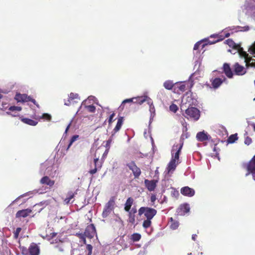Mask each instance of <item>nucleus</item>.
Returning a JSON list of instances; mask_svg holds the SVG:
<instances>
[{"label":"nucleus","mask_w":255,"mask_h":255,"mask_svg":"<svg viewBox=\"0 0 255 255\" xmlns=\"http://www.w3.org/2000/svg\"><path fill=\"white\" fill-rule=\"evenodd\" d=\"M157 211L148 207H141L138 210L139 216L144 215L146 218L152 219L156 214Z\"/></svg>","instance_id":"1"},{"label":"nucleus","mask_w":255,"mask_h":255,"mask_svg":"<svg viewBox=\"0 0 255 255\" xmlns=\"http://www.w3.org/2000/svg\"><path fill=\"white\" fill-rule=\"evenodd\" d=\"M22 254L23 255H39L40 248L36 244L32 243L28 249L23 248Z\"/></svg>","instance_id":"2"},{"label":"nucleus","mask_w":255,"mask_h":255,"mask_svg":"<svg viewBox=\"0 0 255 255\" xmlns=\"http://www.w3.org/2000/svg\"><path fill=\"white\" fill-rule=\"evenodd\" d=\"M185 117L187 118H190L195 121H197L200 117V111L195 107H189L185 110Z\"/></svg>","instance_id":"3"},{"label":"nucleus","mask_w":255,"mask_h":255,"mask_svg":"<svg viewBox=\"0 0 255 255\" xmlns=\"http://www.w3.org/2000/svg\"><path fill=\"white\" fill-rule=\"evenodd\" d=\"M97 151H96L94 154V163L95 165V168L90 170L89 172L92 175L95 174L98 170L101 169L102 167L103 163L104 162V160L101 159V160H99V156L97 155Z\"/></svg>","instance_id":"4"},{"label":"nucleus","mask_w":255,"mask_h":255,"mask_svg":"<svg viewBox=\"0 0 255 255\" xmlns=\"http://www.w3.org/2000/svg\"><path fill=\"white\" fill-rule=\"evenodd\" d=\"M15 99L18 102H26L30 101L32 102L37 107H39L38 104L36 103V101L32 99L31 97L28 96L26 94H17L15 95Z\"/></svg>","instance_id":"5"},{"label":"nucleus","mask_w":255,"mask_h":255,"mask_svg":"<svg viewBox=\"0 0 255 255\" xmlns=\"http://www.w3.org/2000/svg\"><path fill=\"white\" fill-rule=\"evenodd\" d=\"M127 166L132 171L134 178H138L141 172L140 169L136 166L135 162L132 161L127 163Z\"/></svg>","instance_id":"6"},{"label":"nucleus","mask_w":255,"mask_h":255,"mask_svg":"<svg viewBox=\"0 0 255 255\" xmlns=\"http://www.w3.org/2000/svg\"><path fill=\"white\" fill-rule=\"evenodd\" d=\"M96 233L95 227L94 224H91L86 227L84 235L87 238L92 239L94 237Z\"/></svg>","instance_id":"7"},{"label":"nucleus","mask_w":255,"mask_h":255,"mask_svg":"<svg viewBox=\"0 0 255 255\" xmlns=\"http://www.w3.org/2000/svg\"><path fill=\"white\" fill-rule=\"evenodd\" d=\"M133 100V104H136L139 105H141L146 101L147 102V104L149 105L152 104L151 99L146 96L134 97Z\"/></svg>","instance_id":"8"},{"label":"nucleus","mask_w":255,"mask_h":255,"mask_svg":"<svg viewBox=\"0 0 255 255\" xmlns=\"http://www.w3.org/2000/svg\"><path fill=\"white\" fill-rule=\"evenodd\" d=\"M144 184L146 188L149 191H153L157 186V180H144Z\"/></svg>","instance_id":"9"},{"label":"nucleus","mask_w":255,"mask_h":255,"mask_svg":"<svg viewBox=\"0 0 255 255\" xmlns=\"http://www.w3.org/2000/svg\"><path fill=\"white\" fill-rule=\"evenodd\" d=\"M233 68L236 75L242 76L246 73V70L245 68L238 63H236L234 65Z\"/></svg>","instance_id":"10"},{"label":"nucleus","mask_w":255,"mask_h":255,"mask_svg":"<svg viewBox=\"0 0 255 255\" xmlns=\"http://www.w3.org/2000/svg\"><path fill=\"white\" fill-rule=\"evenodd\" d=\"M40 183L42 185L48 186L49 188H51L54 185L55 181L51 180L47 176H44L40 180Z\"/></svg>","instance_id":"11"},{"label":"nucleus","mask_w":255,"mask_h":255,"mask_svg":"<svg viewBox=\"0 0 255 255\" xmlns=\"http://www.w3.org/2000/svg\"><path fill=\"white\" fill-rule=\"evenodd\" d=\"M181 193L185 196L192 197L195 194V191L192 188L185 186L181 189Z\"/></svg>","instance_id":"12"},{"label":"nucleus","mask_w":255,"mask_h":255,"mask_svg":"<svg viewBox=\"0 0 255 255\" xmlns=\"http://www.w3.org/2000/svg\"><path fill=\"white\" fill-rule=\"evenodd\" d=\"M31 213L32 210L30 209L21 210L17 212L15 217L16 218H25L28 216Z\"/></svg>","instance_id":"13"},{"label":"nucleus","mask_w":255,"mask_h":255,"mask_svg":"<svg viewBox=\"0 0 255 255\" xmlns=\"http://www.w3.org/2000/svg\"><path fill=\"white\" fill-rule=\"evenodd\" d=\"M190 211V207L188 204H185L180 205V207L178 209L177 212L180 215H184L185 214L188 213Z\"/></svg>","instance_id":"14"},{"label":"nucleus","mask_w":255,"mask_h":255,"mask_svg":"<svg viewBox=\"0 0 255 255\" xmlns=\"http://www.w3.org/2000/svg\"><path fill=\"white\" fill-rule=\"evenodd\" d=\"M196 138L198 141L203 142L208 140L211 136L204 131H200L197 133Z\"/></svg>","instance_id":"15"},{"label":"nucleus","mask_w":255,"mask_h":255,"mask_svg":"<svg viewBox=\"0 0 255 255\" xmlns=\"http://www.w3.org/2000/svg\"><path fill=\"white\" fill-rule=\"evenodd\" d=\"M225 80V77H223V79L215 78V79L211 80L212 86L215 89L218 88Z\"/></svg>","instance_id":"16"},{"label":"nucleus","mask_w":255,"mask_h":255,"mask_svg":"<svg viewBox=\"0 0 255 255\" xmlns=\"http://www.w3.org/2000/svg\"><path fill=\"white\" fill-rule=\"evenodd\" d=\"M223 68V71L227 77L229 78H232L233 76V73L230 66V65L228 63H224Z\"/></svg>","instance_id":"17"},{"label":"nucleus","mask_w":255,"mask_h":255,"mask_svg":"<svg viewBox=\"0 0 255 255\" xmlns=\"http://www.w3.org/2000/svg\"><path fill=\"white\" fill-rule=\"evenodd\" d=\"M247 170L249 173L247 174V175L249 174L250 173H253L255 172V155L248 163Z\"/></svg>","instance_id":"18"},{"label":"nucleus","mask_w":255,"mask_h":255,"mask_svg":"<svg viewBox=\"0 0 255 255\" xmlns=\"http://www.w3.org/2000/svg\"><path fill=\"white\" fill-rule=\"evenodd\" d=\"M128 212V221L131 224H134L135 222V214L137 212L136 209L135 208H132Z\"/></svg>","instance_id":"19"},{"label":"nucleus","mask_w":255,"mask_h":255,"mask_svg":"<svg viewBox=\"0 0 255 255\" xmlns=\"http://www.w3.org/2000/svg\"><path fill=\"white\" fill-rule=\"evenodd\" d=\"M178 163V161L175 160V159H172L168 165V167H167L168 172H169L171 171H174Z\"/></svg>","instance_id":"20"},{"label":"nucleus","mask_w":255,"mask_h":255,"mask_svg":"<svg viewBox=\"0 0 255 255\" xmlns=\"http://www.w3.org/2000/svg\"><path fill=\"white\" fill-rule=\"evenodd\" d=\"M54 248L55 253L57 255H60L64 253V247L61 242H60V244L55 246Z\"/></svg>","instance_id":"21"},{"label":"nucleus","mask_w":255,"mask_h":255,"mask_svg":"<svg viewBox=\"0 0 255 255\" xmlns=\"http://www.w3.org/2000/svg\"><path fill=\"white\" fill-rule=\"evenodd\" d=\"M124 122V117H120L115 128L113 129L114 133L118 132L121 128Z\"/></svg>","instance_id":"22"},{"label":"nucleus","mask_w":255,"mask_h":255,"mask_svg":"<svg viewBox=\"0 0 255 255\" xmlns=\"http://www.w3.org/2000/svg\"><path fill=\"white\" fill-rule=\"evenodd\" d=\"M76 194H77L76 192L69 191L67 193V197L64 200L65 204H68L70 203L71 200L74 198Z\"/></svg>","instance_id":"23"},{"label":"nucleus","mask_w":255,"mask_h":255,"mask_svg":"<svg viewBox=\"0 0 255 255\" xmlns=\"http://www.w3.org/2000/svg\"><path fill=\"white\" fill-rule=\"evenodd\" d=\"M133 203V199L131 197H128L125 204V210L127 212H129L131 207Z\"/></svg>","instance_id":"24"},{"label":"nucleus","mask_w":255,"mask_h":255,"mask_svg":"<svg viewBox=\"0 0 255 255\" xmlns=\"http://www.w3.org/2000/svg\"><path fill=\"white\" fill-rule=\"evenodd\" d=\"M235 50H237L240 56L241 57L244 58L245 59L249 56L248 54L246 51H244L243 48L241 47L239 44L238 45V47L236 48Z\"/></svg>","instance_id":"25"},{"label":"nucleus","mask_w":255,"mask_h":255,"mask_svg":"<svg viewBox=\"0 0 255 255\" xmlns=\"http://www.w3.org/2000/svg\"><path fill=\"white\" fill-rule=\"evenodd\" d=\"M21 121L24 124L32 126H36L38 123L37 121L28 118H21Z\"/></svg>","instance_id":"26"},{"label":"nucleus","mask_w":255,"mask_h":255,"mask_svg":"<svg viewBox=\"0 0 255 255\" xmlns=\"http://www.w3.org/2000/svg\"><path fill=\"white\" fill-rule=\"evenodd\" d=\"M245 60L247 67H254L255 65V59H253L252 57L248 56Z\"/></svg>","instance_id":"27"},{"label":"nucleus","mask_w":255,"mask_h":255,"mask_svg":"<svg viewBox=\"0 0 255 255\" xmlns=\"http://www.w3.org/2000/svg\"><path fill=\"white\" fill-rule=\"evenodd\" d=\"M169 220L170 221V228L172 230L177 229L179 227V222L177 221L174 220L172 217H171Z\"/></svg>","instance_id":"28"},{"label":"nucleus","mask_w":255,"mask_h":255,"mask_svg":"<svg viewBox=\"0 0 255 255\" xmlns=\"http://www.w3.org/2000/svg\"><path fill=\"white\" fill-rule=\"evenodd\" d=\"M177 151L175 153L174 155L172 156L173 159H175V160H177L178 161L179 158V154L181 152V148L182 147V145H180L179 147H178V146H176Z\"/></svg>","instance_id":"29"},{"label":"nucleus","mask_w":255,"mask_h":255,"mask_svg":"<svg viewBox=\"0 0 255 255\" xmlns=\"http://www.w3.org/2000/svg\"><path fill=\"white\" fill-rule=\"evenodd\" d=\"M238 139V134L235 133L231 135L227 139V142L229 143H233Z\"/></svg>","instance_id":"30"},{"label":"nucleus","mask_w":255,"mask_h":255,"mask_svg":"<svg viewBox=\"0 0 255 255\" xmlns=\"http://www.w3.org/2000/svg\"><path fill=\"white\" fill-rule=\"evenodd\" d=\"M226 43L228 44L230 47L236 49V48L238 47V45L234 42V41L231 39H228L226 40Z\"/></svg>","instance_id":"31"},{"label":"nucleus","mask_w":255,"mask_h":255,"mask_svg":"<svg viewBox=\"0 0 255 255\" xmlns=\"http://www.w3.org/2000/svg\"><path fill=\"white\" fill-rule=\"evenodd\" d=\"M173 86L174 83L172 81L170 80L166 81L163 84V86L167 90H171L173 87Z\"/></svg>","instance_id":"32"},{"label":"nucleus","mask_w":255,"mask_h":255,"mask_svg":"<svg viewBox=\"0 0 255 255\" xmlns=\"http://www.w3.org/2000/svg\"><path fill=\"white\" fill-rule=\"evenodd\" d=\"M141 238L140 234L139 233H134L131 235L130 240L133 242L139 241Z\"/></svg>","instance_id":"33"},{"label":"nucleus","mask_w":255,"mask_h":255,"mask_svg":"<svg viewBox=\"0 0 255 255\" xmlns=\"http://www.w3.org/2000/svg\"><path fill=\"white\" fill-rule=\"evenodd\" d=\"M115 205V201L113 199H111L106 204L105 207L112 210L114 208Z\"/></svg>","instance_id":"34"},{"label":"nucleus","mask_w":255,"mask_h":255,"mask_svg":"<svg viewBox=\"0 0 255 255\" xmlns=\"http://www.w3.org/2000/svg\"><path fill=\"white\" fill-rule=\"evenodd\" d=\"M151 219L146 218V220H145L142 223V226L145 229H147L149 227H150L151 225Z\"/></svg>","instance_id":"35"},{"label":"nucleus","mask_w":255,"mask_h":255,"mask_svg":"<svg viewBox=\"0 0 255 255\" xmlns=\"http://www.w3.org/2000/svg\"><path fill=\"white\" fill-rule=\"evenodd\" d=\"M69 98L71 101H73L76 99H79V97L78 94L71 93L69 95Z\"/></svg>","instance_id":"36"},{"label":"nucleus","mask_w":255,"mask_h":255,"mask_svg":"<svg viewBox=\"0 0 255 255\" xmlns=\"http://www.w3.org/2000/svg\"><path fill=\"white\" fill-rule=\"evenodd\" d=\"M111 211H112V210L105 207V208L103 211V213H102L103 217L106 218L109 215V214L111 212Z\"/></svg>","instance_id":"37"},{"label":"nucleus","mask_w":255,"mask_h":255,"mask_svg":"<svg viewBox=\"0 0 255 255\" xmlns=\"http://www.w3.org/2000/svg\"><path fill=\"white\" fill-rule=\"evenodd\" d=\"M170 111L175 113L178 110V107L176 104H172L169 107Z\"/></svg>","instance_id":"38"},{"label":"nucleus","mask_w":255,"mask_h":255,"mask_svg":"<svg viewBox=\"0 0 255 255\" xmlns=\"http://www.w3.org/2000/svg\"><path fill=\"white\" fill-rule=\"evenodd\" d=\"M79 137V135H73L71 139H70V142L69 143V145L68 146V147H67V149L71 146V145L72 144V143Z\"/></svg>","instance_id":"39"},{"label":"nucleus","mask_w":255,"mask_h":255,"mask_svg":"<svg viewBox=\"0 0 255 255\" xmlns=\"http://www.w3.org/2000/svg\"><path fill=\"white\" fill-rule=\"evenodd\" d=\"M86 109L90 113H94L96 111V107L94 105H89L86 106Z\"/></svg>","instance_id":"40"},{"label":"nucleus","mask_w":255,"mask_h":255,"mask_svg":"<svg viewBox=\"0 0 255 255\" xmlns=\"http://www.w3.org/2000/svg\"><path fill=\"white\" fill-rule=\"evenodd\" d=\"M8 110L11 111H20L22 110V108L20 107L11 106L9 108Z\"/></svg>","instance_id":"41"},{"label":"nucleus","mask_w":255,"mask_h":255,"mask_svg":"<svg viewBox=\"0 0 255 255\" xmlns=\"http://www.w3.org/2000/svg\"><path fill=\"white\" fill-rule=\"evenodd\" d=\"M86 249L88 251V254L87 255H91L92 253V250H93V247L92 245L88 244L87 245Z\"/></svg>","instance_id":"42"},{"label":"nucleus","mask_w":255,"mask_h":255,"mask_svg":"<svg viewBox=\"0 0 255 255\" xmlns=\"http://www.w3.org/2000/svg\"><path fill=\"white\" fill-rule=\"evenodd\" d=\"M21 229L20 228H16V230L14 231V237L15 238H17L18 236H19V234L20 233V232L21 231Z\"/></svg>","instance_id":"43"},{"label":"nucleus","mask_w":255,"mask_h":255,"mask_svg":"<svg viewBox=\"0 0 255 255\" xmlns=\"http://www.w3.org/2000/svg\"><path fill=\"white\" fill-rule=\"evenodd\" d=\"M133 101H134L133 98H131V99H126L123 101L121 106H122L123 105H124V104H125L126 103H133Z\"/></svg>","instance_id":"44"},{"label":"nucleus","mask_w":255,"mask_h":255,"mask_svg":"<svg viewBox=\"0 0 255 255\" xmlns=\"http://www.w3.org/2000/svg\"><path fill=\"white\" fill-rule=\"evenodd\" d=\"M42 117L47 121H50L51 119V116L48 114H43Z\"/></svg>","instance_id":"45"},{"label":"nucleus","mask_w":255,"mask_h":255,"mask_svg":"<svg viewBox=\"0 0 255 255\" xmlns=\"http://www.w3.org/2000/svg\"><path fill=\"white\" fill-rule=\"evenodd\" d=\"M252 142V139L251 137L247 136L245 138V143L248 145H250Z\"/></svg>","instance_id":"46"},{"label":"nucleus","mask_w":255,"mask_h":255,"mask_svg":"<svg viewBox=\"0 0 255 255\" xmlns=\"http://www.w3.org/2000/svg\"><path fill=\"white\" fill-rule=\"evenodd\" d=\"M156 200V195L154 194H152L150 197V201H151V202L152 203V205H153L154 204V202Z\"/></svg>","instance_id":"47"},{"label":"nucleus","mask_w":255,"mask_h":255,"mask_svg":"<svg viewBox=\"0 0 255 255\" xmlns=\"http://www.w3.org/2000/svg\"><path fill=\"white\" fill-rule=\"evenodd\" d=\"M201 44V43L200 42H198L195 43V44L194 46L193 49L194 50H198L199 48L200 45Z\"/></svg>","instance_id":"48"},{"label":"nucleus","mask_w":255,"mask_h":255,"mask_svg":"<svg viewBox=\"0 0 255 255\" xmlns=\"http://www.w3.org/2000/svg\"><path fill=\"white\" fill-rule=\"evenodd\" d=\"M178 88L180 91L183 92L185 90L186 86L185 84H182L180 85Z\"/></svg>","instance_id":"49"},{"label":"nucleus","mask_w":255,"mask_h":255,"mask_svg":"<svg viewBox=\"0 0 255 255\" xmlns=\"http://www.w3.org/2000/svg\"><path fill=\"white\" fill-rule=\"evenodd\" d=\"M115 113H112V114L110 115V117H109V124H111V123H112L113 122V118H114V117H115Z\"/></svg>","instance_id":"50"},{"label":"nucleus","mask_w":255,"mask_h":255,"mask_svg":"<svg viewBox=\"0 0 255 255\" xmlns=\"http://www.w3.org/2000/svg\"><path fill=\"white\" fill-rule=\"evenodd\" d=\"M249 50H251V51L254 54H255V42L253 44V45L250 48Z\"/></svg>","instance_id":"51"},{"label":"nucleus","mask_w":255,"mask_h":255,"mask_svg":"<svg viewBox=\"0 0 255 255\" xmlns=\"http://www.w3.org/2000/svg\"><path fill=\"white\" fill-rule=\"evenodd\" d=\"M108 152H109V149H107L105 150V151L104 152V153L103 154V156H102V159H103L104 160L105 158L107 156V155L108 153Z\"/></svg>","instance_id":"52"},{"label":"nucleus","mask_w":255,"mask_h":255,"mask_svg":"<svg viewBox=\"0 0 255 255\" xmlns=\"http://www.w3.org/2000/svg\"><path fill=\"white\" fill-rule=\"evenodd\" d=\"M111 141H112L111 139H109V140H108L107 141V143H106V147L107 148V149H109Z\"/></svg>","instance_id":"53"},{"label":"nucleus","mask_w":255,"mask_h":255,"mask_svg":"<svg viewBox=\"0 0 255 255\" xmlns=\"http://www.w3.org/2000/svg\"><path fill=\"white\" fill-rule=\"evenodd\" d=\"M71 101H72L70 99H69V98H68V99L67 100V101L65 102L64 105H66V106H69L71 104Z\"/></svg>","instance_id":"54"},{"label":"nucleus","mask_w":255,"mask_h":255,"mask_svg":"<svg viewBox=\"0 0 255 255\" xmlns=\"http://www.w3.org/2000/svg\"><path fill=\"white\" fill-rule=\"evenodd\" d=\"M86 237L85 236L84 234L81 236V238L82 239L84 244H86Z\"/></svg>","instance_id":"55"},{"label":"nucleus","mask_w":255,"mask_h":255,"mask_svg":"<svg viewBox=\"0 0 255 255\" xmlns=\"http://www.w3.org/2000/svg\"><path fill=\"white\" fill-rule=\"evenodd\" d=\"M57 234L56 233H52L50 234V237H51V238L53 239L56 236Z\"/></svg>","instance_id":"56"},{"label":"nucleus","mask_w":255,"mask_h":255,"mask_svg":"<svg viewBox=\"0 0 255 255\" xmlns=\"http://www.w3.org/2000/svg\"><path fill=\"white\" fill-rule=\"evenodd\" d=\"M242 28H243V31H248L250 29V27L249 26L242 27Z\"/></svg>","instance_id":"57"},{"label":"nucleus","mask_w":255,"mask_h":255,"mask_svg":"<svg viewBox=\"0 0 255 255\" xmlns=\"http://www.w3.org/2000/svg\"><path fill=\"white\" fill-rule=\"evenodd\" d=\"M197 235H196V234H193V235H192V239L193 241H196V238H197Z\"/></svg>","instance_id":"58"},{"label":"nucleus","mask_w":255,"mask_h":255,"mask_svg":"<svg viewBox=\"0 0 255 255\" xmlns=\"http://www.w3.org/2000/svg\"><path fill=\"white\" fill-rule=\"evenodd\" d=\"M71 126V123H70L67 127L66 129H65V133H67L68 130H69V128H70V127Z\"/></svg>","instance_id":"59"},{"label":"nucleus","mask_w":255,"mask_h":255,"mask_svg":"<svg viewBox=\"0 0 255 255\" xmlns=\"http://www.w3.org/2000/svg\"><path fill=\"white\" fill-rule=\"evenodd\" d=\"M251 125L253 128L254 130L255 131V123H253Z\"/></svg>","instance_id":"60"},{"label":"nucleus","mask_w":255,"mask_h":255,"mask_svg":"<svg viewBox=\"0 0 255 255\" xmlns=\"http://www.w3.org/2000/svg\"><path fill=\"white\" fill-rule=\"evenodd\" d=\"M252 175H253V177L254 179L255 180V172H253L252 173Z\"/></svg>","instance_id":"61"},{"label":"nucleus","mask_w":255,"mask_h":255,"mask_svg":"<svg viewBox=\"0 0 255 255\" xmlns=\"http://www.w3.org/2000/svg\"><path fill=\"white\" fill-rule=\"evenodd\" d=\"M216 145H215V146L214 147V151H216Z\"/></svg>","instance_id":"62"},{"label":"nucleus","mask_w":255,"mask_h":255,"mask_svg":"<svg viewBox=\"0 0 255 255\" xmlns=\"http://www.w3.org/2000/svg\"><path fill=\"white\" fill-rule=\"evenodd\" d=\"M2 98V95L0 93V99Z\"/></svg>","instance_id":"63"},{"label":"nucleus","mask_w":255,"mask_h":255,"mask_svg":"<svg viewBox=\"0 0 255 255\" xmlns=\"http://www.w3.org/2000/svg\"><path fill=\"white\" fill-rule=\"evenodd\" d=\"M230 35L229 33H228L226 35V37H228Z\"/></svg>","instance_id":"64"}]
</instances>
